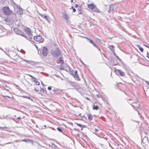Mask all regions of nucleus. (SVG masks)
<instances>
[{
	"label": "nucleus",
	"mask_w": 149,
	"mask_h": 149,
	"mask_svg": "<svg viewBox=\"0 0 149 149\" xmlns=\"http://www.w3.org/2000/svg\"><path fill=\"white\" fill-rule=\"evenodd\" d=\"M2 10L4 14L6 15H10L15 14L13 12L10 10L9 8L7 6L3 7Z\"/></svg>",
	"instance_id": "1"
},
{
	"label": "nucleus",
	"mask_w": 149,
	"mask_h": 149,
	"mask_svg": "<svg viewBox=\"0 0 149 149\" xmlns=\"http://www.w3.org/2000/svg\"><path fill=\"white\" fill-rule=\"evenodd\" d=\"M61 53V51L57 48L54 50H52L51 54L53 57H56L60 56Z\"/></svg>",
	"instance_id": "2"
},
{
	"label": "nucleus",
	"mask_w": 149,
	"mask_h": 149,
	"mask_svg": "<svg viewBox=\"0 0 149 149\" xmlns=\"http://www.w3.org/2000/svg\"><path fill=\"white\" fill-rule=\"evenodd\" d=\"M14 31L16 34L21 35L25 38H26V36H25L24 33L18 29L15 28L14 29Z\"/></svg>",
	"instance_id": "3"
},
{
	"label": "nucleus",
	"mask_w": 149,
	"mask_h": 149,
	"mask_svg": "<svg viewBox=\"0 0 149 149\" xmlns=\"http://www.w3.org/2000/svg\"><path fill=\"white\" fill-rule=\"evenodd\" d=\"M25 32L27 34L30 38H32L33 35L30 29L28 28L25 29Z\"/></svg>",
	"instance_id": "4"
},
{
	"label": "nucleus",
	"mask_w": 149,
	"mask_h": 149,
	"mask_svg": "<svg viewBox=\"0 0 149 149\" xmlns=\"http://www.w3.org/2000/svg\"><path fill=\"white\" fill-rule=\"evenodd\" d=\"M42 54L44 56H47L48 51L47 47H44L42 49Z\"/></svg>",
	"instance_id": "5"
},
{
	"label": "nucleus",
	"mask_w": 149,
	"mask_h": 149,
	"mask_svg": "<svg viewBox=\"0 0 149 149\" xmlns=\"http://www.w3.org/2000/svg\"><path fill=\"white\" fill-rule=\"evenodd\" d=\"M29 75L30 76L31 78H32V79H31L33 82H35V84L37 85H39L40 84V82L37 81V79H36L35 77H33L31 75Z\"/></svg>",
	"instance_id": "6"
},
{
	"label": "nucleus",
	"mask_w": 149,
	"mask_h": 149,
	"mask_svg": "<svg viewBox=\"0 0 149 149\" xmlns=\"http://www.w3.org/2000/svg\"><path fill=\"white\" fill-rule=\"evenodd\" d=\"M42 39L41 37L40 36H38L34 37V39L37 42H39Z\"/></svg>",
	"instance_id": "7"
},
{
	"label": "nucleus",
	"mask_w": 149,
	"mask_h": 149,
	"mask_svg": "<svg viewBox=\"0 0 149 149\" xmlns=\"http://www.w3.org/2000/svg\"><path fill=\"white\" fill-rule=\"evenodd\" d=\"M68 84L73 87H76L77 86V84L74 82L69 81L68 82Z\"/></svg>",
	"instance_id": "8"
},
{
	"label": "nucleus",
	"mask_w": 149,
	"mask_h": 149,
	"mask_svg": "<svg viewBox=\"0 0 149 149\" xmlns=\"http://www.w3.org/2000/svg\"><path fill=\"white\" fill-rule=\"evenodd\" d=\"M17 8L19 9V10H17V13L20 15H22L23 14L22 8H21L19 6H17Z\"/></svg>",
	"instance_id": "9"
},
{
	"label": "nucleus",
	"mask_w": 149,
	"mask_h": 149,
	"mask_svg": "<svg viewBox=\"0 0 149 149\" xmlns=\"http://www.w3.org/2000/svg\"><path fill=\"white\" fill-rule=\"evenodd\" d=\"M116 71L118 72L119 74L122 76H124L125 75L124 72L122 71L121 70L119 69H116Z\"/></svg>",
	"instance_id": "10"
},
{
	"label": "nucleus",
	"mask_w": 149,
	"mask_h": 149,
	"mask_svg": "<svg viewBox=\"0 0 149 149\" xmlns=\"http://www.w3.org/2000/svg\"><path fill=\"white\" fill-rule=\"evenodd\" d=\"M39 15L41 16L42 18L45 19L46 20H47V21H49V17H48L47 16L44 15L43 14L39 13Z\"/></svg>",
	"instance_id": "11"
},
{
	"label": "nucleus",
	"mask_w": 149,
	"mask_h": 149,
	"mask_svg": "<svg viewBox=\"0 0 149 149\" xmlns=\"http://www.w3.org/2000/svg\"><path fill=\"white\" fill-rule=\"evenodd\" d=\"M22 141H24L26 142L31 143H33V141L31 139H23Z\"/></svg>",
	"instance_id": "12"
},
{
	"label": "nucleus",
	"mask_w": 149,
	"mask_h": 149,
	"mask_svg": "<svg viewBox=\"0 0 149 149\" xmlns=\"http://www.w3.org/2000/svg\"><path fill=\"white\" fill-rule=\"evenodd\" d=\"M92 10L95 12L97 13H99L100 11L96 7V6H95L93 8V9H92Z\"/></svg>",
	"instance_id": "13"
},
{
	"label": "nucleus",
	"mask_w": 149,
	"mask_h": 149,
	"mask_svg": "<svg viewBox=\"0 0 149 149\" xmlns=\"http://www.w3.org/2000/svg\"><path fill=\"white\" fill-rule=\"evenodd\" d=\"M95 6V5H94L93 3H92L91 4H88V8L91 9L92 10L93 8Z\"/></svg>",
	"instance_id": "14"
},
{
	"label": "nucleus",
	"mask_w": 149,
	"mask_h": 149,
	"mask_svg": "<svg viewBox=\"0 0 149 149\" xmlns=\"http://www.w3.org/2000/svg\"><path fill=\"white\" fill-rule=\"evenodd\" d=\"M142 141L143 143H146V142H148V138L145 136L142 140Z\"/></svg>",
	"instance_id": "15"
},
{
	"label": "nucleus",
	"mask_w": 149,
	"mask_h": 149,
	"mask_svg": "<svg viewBox=\"0 0 149 149\" xmlns=\"http://www.w3.org/2000/svg\"><path fill=\"white\" fill-rule=\"evenodd\" d=\"M113 5H111L109 7V10H108V12L109 13H110L111 12L112 10H113Z\"/></svg>",
	"instance_id": "16"
},
{
	"label": "nucleus",
	"mask_w": 149,
	"mask_h": 149,
	"mask_svg": "<svg viewBox=\"0 0 149 149\" xmlns=\"http://www.w3.org/2000/svg\"><path fill=\"white\" fill-rule=\"evenodd\" d=\"M63 18L66 20H68V17L67 15L65 13H64V14L63 15Z\"/></svg>",
	"instance_id": "17"
},
{
	"label": "nucleus",
	"mask_w": 149,
	"mask_h": 149,
	"mask_svg": "<svg viewBox=\"0 0 149 149\" xmlns=\"http://www.w3.org/2000/svg\"><path fill=\"white\" fill-rule=\"evenodd\" d=\"M109 48H110V49L111 51L112 52H113H113H114V50L113 49V48L114 47L112 45H111L109 46Z\"/></svg>",
	"instance_id": "18"
},
{
	"label": "nucleus",
	"mask_w": 149,
	"mask_h": 149,
	"mask_svg": "<svg viewBox=\"0 0 149 149\" xmlns=\"http://www.w3.org/2000/svg\"><path fill=\"white\" fill-rule=\"evenodd\" d=\"M59 60L61 61V64H63L64 63V61L63 60V58L62 57H60L59 58Z\"/></svg>",
	"instance_id": "19"
},
{
	"label": "nucleus",
	"mask_w": 149,
	"mask_h": 149,
	"mask_svg": "<svg viewBox=\"0 0 149 149\" xmlns=\"http://www.w3.org/2000/svg\"><path fill=\"white\" fill-rule=\"evenodd\" d=\"M87 116L88 117V119L89 120H92L93 118L92 116L91 115L88 114Z\"/></svg>",
	"instance_id": "20"
},
{
	"label": "nucleus",
	"mask_w": 149,
	"mask_h": 149,
	"mask_svg": "<svg viewBox=\"0 0 149 149\" xmlns=\"http://www.w3.org/2000/svg\"><path fill=\"white\" fill-rule=\"evenodd\" d=\"M77 125L79 126L81 128H84L85 127V126L83 125H81V124L76 123Z\"/></svg>",
	"instance_id": "21"
},
{
	"label": "nucleus",
	"mask_w": 149,
	"mask_h": 149,
	"mask_svg": "<svg viewBox=\"0 0 149 149\" xmlns=\"http://www.w3.org/2000/svg\"><path fill=\"white\" fill-rule=\"evenodd\" d=\"M75 79L77 80H79V76L78 74H75V75H74Z\"/></svg>",
	"instance_id": "22"
},
{
	"label": "nucleus",
	"mask_w": 149,
	"mask_h": 149,
	"mask_svg": "<svg viewBox=\"0 0 149 149\" xmlns=\"http://www.w3.org/2000/svg\"><path fill=\"white\" fill-rule=\"evenodd\" d=\"M25 97L26 98L29 99L31 101H33V98L32 97H30L28 96H24L23 97Z\"/></svg>",
	"instance_id": "23"
},
{
	"label": "nucleus",
	"mask_w": 149,
	"mask_h": 149,
	"mask_svg": "<svg viewBox=\"0 0 149 149\" xmlns=\"http://www.w3.org/2000/svg\"><path fill=\"white\" fill-rule=\"evenodd\" d=\"M98 107L97 106V105H96V106H95L94 105L93 106V109H94V110H97L98 109Z\"/></svg>",
	"instance_id": "24"
},
{
	"label": "nucleus",
	"mask_w": 149,
	"mask_h": 149,
	"mask_svg": "<svg viewBox=\"0 0 149 149\" xmlns=\"http://www.w3.org/2000/svg\"><path fill=\"white\" fill-rule=\"evenodd\" d=\"M137 47L139 48V49L141 51V52H142L143 51V49L142 47H140V45H138Z\"/></svg>",
	"instance_id": "25"
},
{
	"label": "nucleus",
	"mask_w": 149,
	"mask_h": 149,
	"mask_svg": "<svg viewBox=\"0 0 149 149\" xmlns=\"http://www.w3.org/2000/svg\"><path fill=\"white\" fill-rule=\"evenodd\" d=\"M85 38H86L87 39H88L89 41V42H91V44H93V41L90 38H88L86 37H85Z\"/></svg>",
	"instance_id": "26"
},
{
	"label": "nucleus",
	"mask_w": 149,
	"mask_h": 149,
	"mask_svg": "<svg viewBox=\"0 0 149 149\" xmlns=\"http://www.w3.org/2000/svg\"><path fill=\"white\" fill-rule=\"evenodd\" d=\"M113 54L117 58H118L120 61H121V59L117 55L115 52H113Z\"/></svg>",
	"instance_id": "27"
},
{
	"label": "nucleus",
	"mask_w": 149,
	"mask_h": 149,
	"mask_svg": "<svg viewBox=\"0 0 149 149\" xmlns=\"http://www.w3.org/2000/svg\"><path fill=\"white\" fill-rule=\"evenodd\" d=\"M57 129L58 131H59L60 132H63L62 130L61 129V128L57 127Z\"/></svg>",
	"instance_id": "28"
},
{
	"label": "nucleus",
	"mask_w": 149,
	"mask_h": 149,
	"mask_svg": "<svg viewBox=\"0 0 149 149\" xmlns=\"http://www.w3.org/2000/svg\"><path fill=\"white\" fill-rule=\"evenodd\" d=\"M81 8H79L78 9V11L79 13H78V14H81Z\"/></svg>",
	"instance_id": "29"
},
{
	"label": "nucleus",
	"mask_w": 149,
	"mask_h": 149,
	"mask_svg": "<svg viewBox=\"0 0 149 149\" xmlns=\"http://www.w3.org/2000/svg\"><path fill=\"white\" fill-rule=\"evenodd\" d=\"M92 130L93 131V132L94 133V132H98V130L97 129H95V130H94L93 129H92Z\"/></svg>",
	"instance_id": "30"
},
{
	"label": "nucleus",
	"mask_w": 149,
	"mask_h": 149,
	"mask_svg": "<svg viewBox=\"0 0 149 149\" xmlns=\"http://www.w3.org/2000/svg\"><path fill=\"white\" fill-rule=\"evenodd\" d=\"M93 45H94V46H95V47H96V48H97V45H96L95 43H94V42H93V44H92Z\"/></svg>",
	"instance_id": "31"
},
{
	"label": "nucleus",
	"mask_w": 149,
	"mask_h": 149,
	"mask_svg": "<svg viewBox=\"0 0 149 149\" xmlns=\"http://www.w3.org/2000/svg\"><path fill=\"white\" fill-rule=\"evenodd\" d=\"M48 89L49 90H51L52 89V87L51 86L48 87Z\"/></svg>",
	"instance_id": "32"
},
{
	"label": "nucleus",
	"mask_w": 149,
	"mask_h": 149,
	"mask_svg": "<svg viewBox=\"0 0 149 149\" xmlns=\"http://www.w3.org/2000/svg\"><path fill=\"white\" fill-rule=\"evenodd\" d=\"M146 84H147V85H148L149 86V81H146Z\"/></svg>",
	"instance_id": "33"
},
{
	"label": "nucleus",
	"mask_w": 149,
	"mask_h": 149,
	"mask_svg": "<svg viewBox=\"0 0 149 149\" xmlns=\"http://www.w3.org/2000/svg\"><path fill=\"white\" fill-rule=\"evenodd\" d=\"M41 91H42L43 92L45 91V89L43 88H42L41 89Z\"/></svg>",
	"instance_id": "34"
},
{
	"label": "nucleus",
	"mask_w": 149,
	"mask_h": 149,
	"mask_svg": "<svg viewBox=\"0 0 149 149\" xmlns=\"http://www.w3.org/2000/svg\"><path fill=\"white\" fill-rule=\"evenodd\" d=\"M34 90L36 92H38L39 91V90L38 89H36V88H35Z\"/></svg>",
	"instance_id": "35"
},
{
	"label": "nucleus",
	"mask_w": 149,
	"mask_h": 149,
	"mask_svg": "<svg viewBox=\"0 0 149 149\" xmlns=\"http://www.w3.org/2000/svg\"><path fill=\"white\" fill-rule=\"evenodd\" d=\"M73 11L74 12L76 11V10L74 8H73Z\"/></svg>",
	"instance_id": "36"
},
{
	"label": "nucleus",
	"mask_w": 149,
	"mask_h": 149,
	"mask_svg": "<svg viewBox=\"0 0 149 149\" xmlns=\"http://www.w3.org/2000/svg\"><path fill=\"white\" fill-rule=\"evenodd\" d=\"M77 74V71L76 70H75V74H74V75H75V74Z\"/></svg>",
	"instance_id": "37"
},
{
	"label": "nucleus",
	"mask_w": 149,
	"mask_h": 149,
	"mask_svg": "<svg viewBox=\"0 0 149 149\" xmlns=\"http://www.w3.org/2000/svg\"><path fill=\"white\" fill-rule=\"evenodd\" d=\"M23 61L26 62V63H27L28 62V61H27L25 59H23Z\"/></svg>",
	"instance_id": "38"
},
{
	"label": "nucleus",
	"mask_w": 149,
	"mask_h": 149,
	"mask_svg": "<svg viewBox=\"0 0 149 149\" xmlns=\"http://www.w3.org/2000/svg\"><path fill=\"white\" fill-rule=\"evenodd\" d=\"M96 96L97 97V98H99L100 97H101V95H96Z\"/></svg>",
	"instance_id": "39"
},
{
	"label": "nucleus",
	"mask_w": 149,
	"mask_h": 149,
	"mask_svg": "<svg viewBox=\"0 0 149 149\" xmlns=\"http://www.w3.org/2000/svg\"><path fill=\"white\" fill-rule=\"evenodd\" d=\"M52 146H54V147H56V145L55 144H54V143H52Z\"/></svg>",
	"instance_id": "40"
},
{
	"label": "nucleus",
	"mask_w": 149,
	"mask_h": 149,
	"mask_svg": "<svg viewBox=\"0 0 149 149\" xmlns=\"http://www.w3.org/2000/svg\"><path fill=\"white\" fill-rule=\"evenodd\" d=\"M78 5H77V4H76V5H75V7L76 8H77V7H78Z\"/></svg>",
	"instance_id": "41"
},
{
	"label": "nucleus",
	"mask_w": 149,
	"mask_h": 149,
	"mask_svg": "<svg viewBox=\"0 0 149 149\" xmlns=\"http://www.w3.org/2000/svg\"><path fill=\"white\" fill-rule=\"evenodd\" d=\"M143 45L144 46H145L146 47H147V48H148L149 47H148V45H145L144 44Z\"/></svg>",
	"instance_id": "42"
},
{
	"label": "nucleus",
	"mask_w": 149,
	"mask_h": 149,
	"mask_svg": "<svg viewBox=\"0 0 149 149\" xmlns=\"http://www.w3.org/2000/svg\"><path fill=\"white\" fill-rule=\"evenodd\" d=\"M86 99L88 100H90V99L88 97H86Z\"/></svg>",
	"instance_id": "43"
},
{
	"label": "nucleus",
	"mask_w": 149,
	"mask_h": 149,
	"mask_svg": "<svg viewBox=\"0 0 149 149\" xmlns=\"http://www.w3.org/2000/svg\"><path fill=\"white\" fill-rule=\"evenodd\" d=\"M20 119H21V118H20V117H18V118H17V119L18 120H20Z\"/></svg>",
	"instance_id": "44"
},
{
	"label": "nucleus",
	"mask_w": 149,
	"mask_h": 149,
	"mask_svg": "<svg viewBox=\"0 0 149 149\" xmlns=\"http://www.w3.org/2000/svg\"><path fill=\"white\" fill-rule=\"evenodd\" d=\"M41 83H42V84L43 86H45V85L42 82H41Z\"/></svg>",
	"instance_id": "45"
},
{
	"label": "nucleus",
	"mask_w": 149,
	"mask_h": 149,
	"mask_svg": "<svg viewBox=\"0 0 149 149\" xmlns=\"http://www.w3.org/2000/svg\"><path fill=\"white\" fill-rule=\"evenodd\" d=\"M97 40H98L99 41V42H100V43H102V42H101L98 39H97Z\"/></svg>",
	"instance_id": "46"
},
{
	"label": "nucleus",
	"mask_w": 149,
	"mask_h": 149,
	"mask_svg": "<svg viewBox=\"0 0 149 149\" xmlns=\"http://www.w3.org/2000/svg\"><path fill=\"white\" fill-rule=\"evenodd\" d=\"M22 50V51H23V52H22V53H24V52H24V50Z\"/></svg>",
	"instance_id": "47"
},
{
	"label": "nucleus",
	"mask_w": 149,
	"mask_h": 149,
	"mask_svg": "<svg viewBox=\"0 0 149 149\" xmlns=\"http://www.w3.org/2000/svg\"><path fill=\"white\" fill-rule=\"evenodd\" d=\"M71 2H73V0H71Z\"/></svg>",
	"instance_id": "48"
},
{
	"label": "nucleus",
	"mask_w": 149,
	"mask_h": 149,
	"mask_svg": "<svg viewBox=\"0 0 149 149\" xmlns=\"http://www.w3.org/2000/svg\"><path fill=\"white\" fill-rule=\"evenodd\" d=\"M131 100V99H129V100H127L128 101H130Z\"/></svg>",
	"instance_id": "49"
},
{
	"label": "nucleus",
	"mask_w": 149,
	"mask_h": 149,
	"mask_svg": "<svg viewBox=\"0 0 149 149\" xmlns=\"http://www.w3.org/2000/svg\"><path fill=\"white\" fill-rule=\"evenodd\" d=\"M71 8H72V9H73V8H74V7H73V6H72V7H71Z\"/></svg>",
	"instance_id": "50"
},
{
	"label": "nucleus",
	"mask_w": 149,
	"mask_h": 149,
	"mask_svg": "<svg viewBox=\"0 0 149 149\" xmlns=\"http://www.w3.org/2000/svg\"><path fill=\"white\" fill-rule=\"evenodd\" d=\"M128 102L130 104L131 103V102H129L128 101Z\"/></svg>",
	"instance_id": "51"
},
{
	"label": "nucleus",
	"mask_w": 149,
	"mask_h": 149,
	"mask_svg": "<svg viewBox=\"0 0 149 149\" xmlns=\"http://www.w3.org/2000/svg\"><path fill=\"white\" fill-rule=\"evenodd\" d=\"M128 102L130 104L131 103V102H129L128 101Z\"/></svg>",
	"instance_id": "52"
},
{
	"label": "nucleus",
	"mask_w": 149,
	"mask_h": 149,
	"mask_svg": "<svg viewBox=\"0 0 149 149\" xmlns=\"http://www.w3.org/2000/svg\"><path fill=\"white\" fill-rule=\"evenodd\" d=\"M72 124H72V123H70V124L72 125Z\"/></svg>",
	"instance_id": "53"
},
{
	"label": "nucleus",
	"mask_w": 149,
	"mask_h": 149,
	"mask_svg": "<svg viewBox=\"0 0 149 149\" xmlns=\"http://www.w3.org/2000/svg\"><path fill=\"white\" fill-rule=\"evenodd\" d=\"M68 68H70V67L68 65Z\"/></svg>",
	"instance_id": "54"
},
{
	"label": "nucleus",
	"mask_w": 149,
	"mask_h": 149,
	"mask_svg": "<svg viewBox=\"0 0 149 149\" xmlns=\"http://www.w3.org/2000/svg\"><path fill=\"white\" fill-rule=\"evenodd\" d=\"M14 117H16V116H15V115H14Z\"/></svg>",
	"instance_id": "55"
},
{
	"label": "nucleus",
	"mask_w": 149,
	"mask_h": 149,
	"mask_svg": "<svg viewBox=\"0 0 149 149\" xmlns=\"http://www.w3.org/2000/svg\"><path fill=\"white\" fill-rule=\"evenodd\" d=\"M98 50H99L100 51V49H98Z\"/></svg>",
	"instance_id": "56"
},
{
	"label": "nucleus",
	"mask_w": 149,
	"mask_h": 149,
	"mask_svg": "<svg viewBox=\"0 0 149 149\" xmlns=\"http://www.w3.org/2000/svg\"><path fill=\"white\" fill-rule=\"evenodd\" d=\"M45 127H46V125H45Z\"/></svg>",
	"instance_id": "57"
},
{
	"label": "nucleus",
	"mask_w": 149,
	"mask_h": 149,
	"mask_svg": "<svg viewBox=\"0 0 149 149\" xmlns=\"http://www.w3.org/2000/svg\"><path fill=\"white\" fill-rule=\"evenodd\" d=\"M132 107H134L133 106V105H132Z\"/></svg>",
	"instance_id": "58"
},
{
	"label": "nucleus",
	"mask_w": 149,
	"mask_h": 149,
	"mask_svg": "<svg viewBox=\"0 0 149 149\" xmlns=\"http://www.w3.org/2000/svg\"><path fill=\"white\" fill-rule=\"evenodd\" d=\"M7 97H8L9 98V97L8 96H7Z\"/></svg>",
	"instance_id": "59"
},
{
	"label": "nucleus",
	"mask_w": 149,
	"mask_h": 149,
	"mask_svg": "<svg viewBox=\"0 0 149 149\" xmlns=\"http://www.w3.org/2000/svg\"><path fill=\"white\" fill-rule=\"evenodd\" d=\"M138 109H139V107H138Z\"/></svg>",
	"instance_id": "60"
},
{
	"label": "nucleus",
	"mask_w": 149,
	"mask_h": 149,
	"mask_svg": "<svg viewBox=\"0 0 149 149\" xmlns=\"http://www.w3.org/2000/svg\"><path fill=\"white\" fill-rule=\"evenodd\" d=\"M48 149L47 148V149Z\"/></svg>",
	"instance_id": "61"
}]
</instances>
